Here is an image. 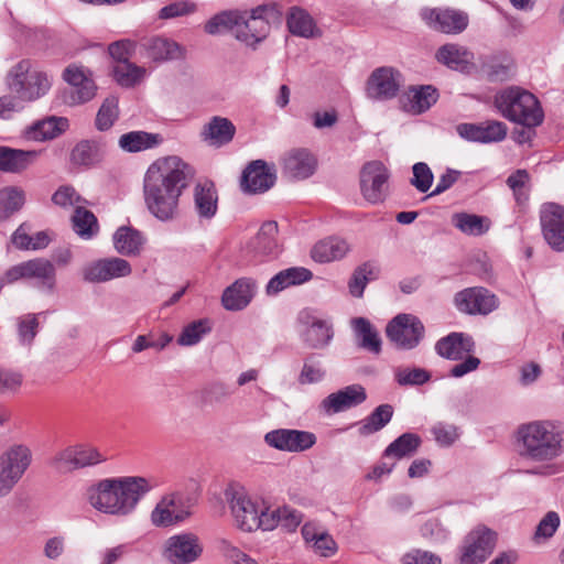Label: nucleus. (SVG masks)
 I'll return each instance as SVG.
<instances>
[{"label": "nucleus", "mask_w": 564, "mask_h": 564, "mask_svg": "<svg viewBox=\"0 0 564 564\" xmlns=\"http://www.w3.org/2000/svg\"><path fill=\"white\" fill-rule=\"evenodd\" d=\"M235 133L236 127L229 119L215 116L204 126L200 135L209 145L220 148L228 144Z\"/></svg>", "instance_id": "2f4dec72"}, {"label": "nucleus", "mask_w": 564, "mask_h": 564, "mask_svg": "<svg viewBox=\"0 0 564 564\" xmlns=\"http://www.w3.org/2000/svg\"><path fill=\"white\" fill-rule=\"evenodd\" d=\"M286 24L289 31L296 36L310 39L319 33L310 13L299 7L291 8L286 18Z\"/></svg>", "instance_id": "ea45409f"}, {"label": "nucleus", "mask_w": 564, "mask_h": 564, "mask_svg": "<svg viewBox=\"0 0 564 564\" xmlns=\"http://www.w3.org/2000/svg\"><path fill=\"white\" fill-rule=\"evenodd\" d=\"M278 224L265 221L259 229L257 236L247 246V251L252 253L256 260L265 257H276L281 250L278 241Z\"/></svg>", "instance_id": "a878e982"}, {"label": "nucleus", "mask_w": 564, "mask_h": 564, "mask_svg": "<svg viewBox=\"0 0 564 564\" xmlns=\"http://www.w3.org/2000/svg\"><path fill=\"white\" fill-rule=\"evenodd\" d=\"M20 279L35 280L39 288L53 291L55 286L54 264L47 259L36 258L11 267L3 276L6 283H13Z\"/></svg>", "instance_id": "1a4fd4ad"}, {"label": "nucleus", "mask_w": 564, "mask_h": 564, "mask_svg": "<svg viewBox=\"0 0 564 564\" xmlns=\"http://www.w3.org/2000/svg\"><path fill=\"white\" fill-rule=\"evenodd\" d=\"M210 323L208 319H198L186 325L177 338L181 346H194L200 341L203 336L210 332Z\"/></svg>", "instance_id": "5fc2aeb1"}, {"label": "nucleus", "mask_w": 564, "mask_h": 564, "mask_svg": "<svg viewBox=\"0 0 564 564\" xmlns=\"http://www.w3.org/2000/svg\"><path fill=\"white\" fill-rule=\"evenodd\" d=\"M225 498L231 510L236 525L246 532L257 530L256 519L259 513V505L247 489L239 485H232L225 490Z\"/></svg>", "instance_id": "6e6552de"}, {"label": "nucleus", "mask_w": 564, "mask_h": 564, "mask_svg": "<svg viewBox=\"0 0 564 564\" xmlns=\"http://www.w3.org/2000/svg\"><path fill=\"white\" fill-rule=\"evenodd\" d=\"M495 106L509 121L525 128H536L544 120V111L539 99L520 87H509L495 97Z\"/></svg>", "instance_id": "39448f33"}, {"label": "nucleus", "mask_w": 564, "mask_h": 564, "mask_svg": "<svg viewBox=\"0 0 564 564\" xmlns=\"http://www.w3.org/2000/svg\"><path fill=\"white\" fill-rule=\"evenodd\" d=\"M147 70L142 66H138L134 63L122 62L116 63L112 67V75L115 80L122 87H134L138 85L144 77Z\"/></svg>", "instance_id": "de8ad7c7"}, {"label": "nucleus", "mask_w": 564, "mask_h": 564, "mask_svg": "<svg viewBox=\"0 0 564 564\" xmlns=\"http://www.w3.org/2000/svg\"><path fill=\"white\" fill-rule=\"evenodd\" d=\"M105 151L100 143L84 140L77 143L72 150L70 160L77 165L93 166L102 160Z\"/></svg>", "instance_id": "79ce46f5"}, {"label": "nucleus", "mask_w": 564, "mask_h": 564, "mask_svg": "<svg viewBox=\"0 0 564 564\" xmlns=\"http://www.w3.org/2000/svg\"><path fill=\"white\" fill-rule=\"evenodd\" d=\"M256 288V282L250 278L236 280L223 293L221 302L224 307L229 311L243 310L251 302Z\"/></svg>", "instance_id": "cd10ccee"}, {"label": "nucleus", "mask_w": 564, "mask_h": 564, "mask_svg": "<svg viewBox=\"0 0 564 564\" xmlns=\"http://www.w3.org/2000/svg\"><path fill=\"white\" fill-rule=\"evenodd\" d=\"M162 142V137L158 133L145 131H131L119 138V147L126 152H140L153 149Z\"/></svg>", "instance_id": "a19ab883"}, {"label": "nucleus", "mask_w": 564, "mask_h": 564, "mask_svg": "<svg viewBox=\"0 0 564 564\" xmlns=\"http://www.w3.org/2000/svg\"><path fill=\"white\" fill-rule=\"evenodd\" d=\"M437 99L438 93L431 85L411 87L402 99L403 109L420 115L429 110Z\"/></svg>", "instance_id": "473e14b6"}, {"label": "nucleus", "mask_w": 564, "mask_h": 564, "mask_svg": "<svg viewBox=\"0 0 564 564\" xmlns=\"http://www.w3.org/2000/svg\"><path fill=\"white\" fill-rule=\"evenodd\" d=\"M390 173L380 161L366 163L360 171V189L365 199L371 204L382 203L388 195Z\"/></svg>", "instance_id": "f8f14e48"}, {"label": "nucleus", "mask_w": 564, "mask_h": 564, "mask_svg": "<svg viewBox=\"0 0 564 564\" xmlns=\"http://www.w3.org/2000/svg\"><path fill=\"white\" fill-rule=\"evenodd\" d=\"M132 268L130 263L118 257L96 260L83 270V278L90 283H104L113 279L130 275Z\"/></svg>", "instance_id": "6ab92c4d"}, {"label": "nucleus", "mask_w": 564, "mask_h": 564, "mask_svg": "<svg viewBox=\"0 0 564 564\" xmlns=\"http://www.w3.org/2000/svg\"><path fill=\"white\" fill-rule=\"evenodd\" d=\"M473 349L474 341L471 337L463 333H451L437 340L435 345L436 352L449 360H460L465 355L471 352Z\"/></svg>", "instance_id": "c85d7f7f"}, {"label": "nucleus", "mask_w": 564, "mask_h": 564, "mask_svg": "<svg viewBox=\"0 0 564 564\" xmlns=\"http://www.w3.org/2000/svg\"><path fill=\"white\" fill-rule=\"evenodd\" d=\"M421 18L429 28L445 34H459L469 23L466 12L451 8H425L421 11Z\"/></svg>", "instance_id": "4468645a"}, {"label": "nucleus", "mask_w": 564, "mask_h": 564, "mask_svg": "<svg viewBox=\"0 0 564 564\" xmlns=\"http://www.w3.org/2000/svg\"><path fill=\"white\" fill-rule=\"evenodd\" d=\"M275 180L274 169L263 160H256L243 170L240 186L245 193L261 194L269 191Z\"/></svg>", "instance_id": "aec40b11"}, {"label": "nucleus", "mask_w": 564, "mask_h": 564, "mask_svg": "<svg viewBox=\"0 0 564 564\" xmlns=\"http://www.w3.org/2000/svg\"><path fill=\"white\" fill-rule=\"evenodd\" d=\"M349 243L338 237H329L318 241L311 250V257L319 263L337 261L349 252Z\"/></svg>", "instance_id": "72a5a7b5"}, {"label": "nucleus", "mask_w": 564, "mask_h": 564, "mask_svg": "<svg viewBox=\"0 0 564 564\" xmlns=\"http://www.w3.org/2000/svg\"><path fill=\"white\" fill-rule=\"evenodd\" d=\"M32 63L29 59H23L14 65L8 74V85L12 91L18 96L23 90V86L28 78L31 77Z\"/></svg>", "instance_id": "13d9d810"}, {"label": "nucleus", "mask_w": 564, "mask_h": 564, "mask_svg": "<svg viewBox=\"0 0 564 564\" xmlns=\"http://www.w3.org/2000/svg\"><path fill=\"white\" fill-rule=\"evenodd\" d=\"M453 225L468 236H481L489 230L488 218L475 214L457 213L453 215Z\"/></svg>", "instance_id": "a18cd8bd"}, {"label": "nucleus", "mask_w": 564, "mask_h": 564, "mask_svg": "<svg viewBox=\"0 0 564 564\" xmlns=\"http://www.w3.org/2000/svg\"><path fill=\"white\" fill-rule=\"evenodd\" d=\"M138 44L129 39L116 41L108 46V52L116 63L128 62L134 55Z\"/></svg>", "instance_id": "e2e57ef3"}, {"label": "nucleus", "mask_w": 564, "mask_h": 564, "mask_svg": "<svg viewBox=\"0 0 564 564\" xmlns=\"http://www.w3.org/2000/svg\"><path fill=\"white\" fill-rule=\"evenodd\" d=\"M271 14L272 9L268 6H258L251 10H223L206 21L204 31L209 35L230 34L254 50L270 33Z\"/></svg>", "instance_id": "7ed1b4c3"}, {"label": "nucleus", "mask_w": 564, "mask_h": 564, "mask_svg": "<svg viewBox=\"0 0 564 564\" xmlns=\"http://www.w3.org/2000/svg\"><path fill=\"white\" fill-rule=\"evenodd\" d=\"M530 182L531 176L524 169H519L507 177L506 184L512 191L517 205L524 206L529 202L531 191Z\"/></svg>", "instance_id": "09e8293b"}, {"label": "nucleus", "mask_w": 564, "mask_h": 564, "mask_svg": "<svg viewBox=\"0 0 564 564\" xmlns=\"http://www.w3.org/2000/svg\"><path fill=\"white\" fill-rule=\"evenodd\" d=\"M217 192L212 183L197 184L194 188V205L199 217L210 219L217 213Z\"/></svg>", "instance_id": "58836bf2"}, {"label": "nucleus", "mask_w": 564, "mask_h": 564, "mask_svg": "<svg viewBox=\"0 0 564 564\" xmlns=\"http://www.w3.org/2000/svg\"><path fill=\"white\" fill-rule=\"evenodd\" d=\"M25 203V193L19 187H6L0 191V205L6 213L13 214Z\"/></svg>", "instance_id": "bf43d9fd"}, {"label": "nucleus", "mask_w": 564, "mask_h": 564, "mask_svg": "<svg viewBox=\"0 0 564 564\" xmlns=\"http://www.w3.org/2000/svg\"><path fill=\"white\" fill-rule=\"evenodd\" d=\"M540 224L544 240L557 252L564 251V206L545 203L540 208Z\"/></svg>", "instance_id": "2eb2a0df"}, {"label": "nucleus", "mask_w": 564, "mask_h": 564, "mask_svg": "<svg viewBox=\"0 0 564 564\" xmlns=\"http://www.w3.org/2000/svg\"><path fill=\"white\" fill-rule=\"evenodd\" d=\"M118 98L115 96L107 97L97 112L95 121L96 128L99 131L110 129L118 119Z\"/></svg>", "instance_id": "6e6d98bb"}, {"label": "nucleus", "mask_w": 564, "mask_h": 564, "mask_svg": "<svg viewBox=\"0 0 564 564\" xmlns=\"http://www.w3.org/2000/svg\"><path fill=\"white\" fill-rule=\"evenodd\" d=\"M457 310L469 315H487L498 307V299L481 286L467 288L455 294Z\"/></svg>", "instance_id": "dca6fc26"}, {"label": "nucleus", "mask_w": 564, "mask_h": 564, "mask_svg": "<svg viewBox=\"0 0 564 564\" xmlns=\"http://www.w3.org/2000/svg\"><path fill=\"white\" fill-rule=\"evenodd\" d=\"M394 379L401 387L422 386L430 381L431 373L423 368L399 367L394 370Z\"/></svg>", "instance_id": "4d7b16f0"}, {"label": "nucleus", "mask_w": 564, "mask_h": 564, "mask_svg": "<svg viewBox=\"0 0 564 564\" xmlns=\"http://www.w3.org/2000/svg\"><path fill=\"white\" fill-rule=\"evenodd\" d=\"M413 177L410 183L413 185L419 192L426 193L432 184H433V173L429 165L423 162L415 163L412 167Z\"/></svg>", "instance_id": "052dcab7"}, {"label": "nucleus", "mask_w": 564, "mask_h": 564, "mask_svg": "<svg viewBox=\"0 0 564 564\" xmlns=\"http://www.w3.org/2000/svg\"><path fill=\"white\" fill-rule=\"evenodd\" d=\"M194 500L181 491L164 494L150 514L155 528H169L184 522L193 514Z\"/></svg>", "instance_id": "0eeeda50"}, {"label": "nucleus", "mask_w": 564, "mask_h": 564, "mask_svg": "<svg viewBox=\"0 0 564 564\" xmlns=\"http://www.w3.org/2000/svg\"><path fill=\"white\" fill-rule=\"evenodd\" d=\"M560 525V517L555 511H549L536 525L533 539L535 542L550 539Z\"/></svg>", "instance_id": "680f3d73"}, {"label": "nucleus", "mask_w": 564, "mask_h": 564, "mask_svg": "<svg viewBox=\"0 0 564 564\" xmlns=\"http://www.w3.org/2000/svg\"><path fill=\"white\" fill-rule=\"evenodd\" d=\"M187 174L188 165L177 156L159 159L149 166L143 180V196L149 213L158 220L177 218Z\"/></svg>", "instance_id": "f257e3e1"}, {"label": "nucleus", "mask_w": 564, "mask_h": 564, "mask_svg": "<svg viewBox=\"0 0 564 564\" xmlns=\"http://www.w3.org/2000/svg\"><path fill=\"white\" fill-rule=\"evenodd\" d=\"M35 150H20L0 147V171L6 173H21L32 165L39 158Z\"/></svg>", "instance_id": "7c9ffc66"}, {"label": "nucleus", "mask_w": 564, "mask_h": 564, "mask_svg": "<svg viewBox=\"0 0 564 564\" xmlns=\"http://www.w3.org/2000/svg\"><path fill=\"white\" fill-rule=\"evenodd\" d=\"M326 369L321 357L316 354L307 355L303 360V367L299 373L297 381L300 384H314L324 380Z\"/></svg>", "instance_id": "8fccbe9b"}, {"label": "nucleus", "mask_w": 564, "mask_h": 564, "mask_svg": "<svg viewBox=\"0 0 564 564\" xmlns=\"http://www.w3.org/2000/svg\"><path fill=\"white\" fill-rule=\"evenodd\" d=\"M143 54L153 62H165L183 57L184 48L175 41L164 36L145 39L140 44Z\"/></svg>", "instance_id": "bb28decb"}, {"label": "nucleus", "mask_w": 564, "mask_h": 564, "mask_svg": "<svg viewBox=\"0 0 564 564\" xmlns=\"http://www.w3.org/2000/svg\"><path fill=\"white\" fill-rule=\"evenodd\" d=\"M422 443L421 437L414 433H404L395 438L386 449V457L401 459L414 455Z\"/></svg>", "instance_id": "49530a36"}, {"label": "nucleus", "mask_w": 564, "mask_h": 564, "mask_svg": "<svg viewBox=\"0 0 564 564\" xmlns=\"http://www.w3.org/2000/svg\"><path fill=\"white\" fill-rule=\"evenodd\" d=\"M51 84L46 74L33 70L31 77L28 78L23 86V90L19 97L24 100H34L43 96L50 88Z\"/></svg>", "instance_id": "603ef678"}, {"label": "nucleus", "mask_w": 564, "mask_h": 564, "mask_svg": "<svg viewBox=\"0 0 564 564\" xmlns=\"http://www.w3.org/2000/svg\"><path fill=\"white\" fill-rule=\"evenodd\" d=\"M313 273L306 268L303 267H292L285 270L278 272L274 276L270 279L265 286V292L268 295H276L281 291L294 286L300 285L305 282L312 280Z\"/></svg>", "instance_id": "c756f323"}, {"label": "nucleus", "mask_w": 564, "mask_h": 564, "mask_svg": "<svg viewBox=\"0 0 564 564\" xmlns=\"http://www.w3.org/2000/svg\"><path fill=\"white\" fill-rule=\"evenodd\" d=\"M74 231L84 239L93 238L98 231L97 218L82 206H77L72 217Z\"/></svg>", "instance_id": "3c124183"}, {"label": "nucleus", "mask_w": 564, "mask_h": 564, "mask_svg": "<svg viewBox=\"0 0 564 564\" xmlns=\"http://www.w3.org/2000/svg\"><path fill=\"white\" fill-rule=\"evenodd\" d=\"M97 86L94 80H86V83L74 86L69 89V104L82 105L88 102L96 96Z\"/></svg>", "instance_id": "69168bd1"}, {"label": "nucleus", "mask_w": 564, "mask_h": 564, "mask_svg": "<svg viewBox=\"0 0 564 564\" xmlns=\"http://www.w3.org/2000/svg\"><path fill=\"white\" fill-rule=\"evenodd\" d=\"M316 167V156L305 148L291 149L282 158L283 174L293 180L308 178Z\"/></svg>", "instance_id": "4be33fe9"}, {"label": "nucleus", "mask_w": 564, "mask_h": 564, "mask_svg": "<svg viewBox=\"0 0 564 564\" xmlns=\"http://www.w3.org/2000/svg\"><path fill=\"white\" fill-rule=\"evenodd\" d=\"M401 83L402 76L399 70L392 67H379L368 79V95L379 100L392 99L398 95Z\"/></svg>", "instance_id": "412c9836"}, {"label": "nucleus", "mask_w": 564, "mask_h": 564, "mask_svg": "<svg viewBox=\"0 0 564 564\" xmlns=\"http://www.w3.org/2000/svg\"><path fill=\"white\" fill-rule=\"evenodd\" d=\"M458 135L469 142L494 143L500 142L507 137V126L497 120L484 123H459L456 127Z\"/></svg>", "instance_id": "5701e85b"}, {"label": "nucleus", "mask_w": 564, "mask_h": 564, "mask_svg": "<svg viewBox=\"0 0 564 564\" xmlns=\"http://www.w3.org/2000/svg\"><path fill=\"white\" fill-rule=\"evenodd\" d=\"M265 443L279 451L299 453L313 447L316 436L308 431L279 429L264 435Z\"/></svg>", "instance_id": "a211bd4d"}, {"label": "nucleus", "mask_w": 564, "mask_h": 564, "mask_svg": "<svg viewBox=\"0 0 564 564\" xmlns=\"http://www.w3.org/2000/svg\"><path fill=\"white\" fill-rule=\"evenodd\" d=\"M366 399L365 388L360 384H351L327 395L321 402L319 408L326 414H335L357 406L365 402Z\"/></svg>", "instance_id": "b1692460"}, {"label": "nucleus", "mask_w": 564, "mask_h": 564, "mask_svg": "<svg viewBox=\"0 0 564 564\" xmlns=\"http://www.w3.org/2000/svg\"><path fill=\"white\" fill-rule=\"evenodd\" d=\"M517 446L521 459L552 462L564 453L561 425L551 420L523 423L517 430Z\"/></svg>", "instance_id": "20e7f679"}, {"label": "nucleus", "mask_w": 564, "mask_h": 564, "mask_svg": "<svg viewBox=\"0 0 564 564\" xmlns=\"http://www.w3.org/2000/svg\"><path fill=\"white\" fill-rule=\"evenodd\" d=\"M32 457L25 444H13L0 454V498L14 489L31 466Z\"/></svg>", "instance_id": "423d86ee"}, {"label": "nucleus", "mask_w": 564, "mask_h": 564, "mask_svg": "<svg viewBox=\"0 0 564 564\" xmlns=\"http://www.w3.org/2000/svg\"><path fill=\"white\" fill-rule=\"evenodd\" d=\"M403 564H442V560L436 554L423 551L412 550L402 557Z\"/></svg>", "instance_id": "774afa93"}, {"label": "nucleus", "mask_w": 564, "mask_h": 564, "mask_svg": "<svg viewBox=\"0 0 564 564\" xmlns=\"http://www.w3.org/2000/svg\"><path fill=\"white\" fill-rule=\"evenodd\" d=\"M496 533L485 525H477L464 539L459 564H482L492 553Z\"/></svg>", "instance_id": "9d476101"}, {"label": "nucleus", "mask_w": 564, "mask_h": 564, "mask_svg": "<svg viewBox=\"0 0 564 564\" xmlns=\"http://www.w3.org/2000/svg\"><path fill=\"white\" fill-rule=\"evenodd\" d=\"M299 322L305 326L301 337L305 345L312 349H322L333 339L332 326L323 319L316 318L308 313H301Z\"/></svg>", "instance_id": "393cba45"}, {"label": "nucleus", "mask_w": 564, "mask_h": 564, "mask_svg": "<svg viewBox=\"0 0 564 564\" xmlns=\"http://www.w3.org/2000/svg\"><path fill=\"white\" fill-rule=\"evenodd\" d=\"M105 459L95 447L80 444L58 452L52 459V465L61 471H70L99 464Z\"/></svg>", "instance_id": "f3484780"}, {"label": "nucleus", "mask_w": 564, "mask_h": 564, "mask_svg": "<svg viewBox=\"0 0 564 564\" xmlns=\"http://www.w3.org/2000/svg\"><path fill=\"white\" fill-rule=\"evenodd\" d=\"M68 127L67 118L51 116L29 127L26 129V137L34 141L53 140L64 133Z\"/></svg>", "instance_id": "f704fd0d"}, {"label": "nucleus", "mask_w": 564, "mask_h": 564, "mask_svg": "<svg viewBox=\"0 0 564 564\" xmlns=\"http://www.w3.org/2000/svg\"><path fill=\"white\" fill-rule=\"evenodd\" d=\"M380 274V267L367 261L357 267L349 280V292L355 297H361L368 282L376 280Z\"/></svg>", "instance_id": "c03bdc74"}, {"label": "nucleus", "mask_w": 564, "mask_h": 564, "mask_svg": "<svg viewBox=\"0 0 564 564\" xmlns=\"http://www.w3.org/2000/svg\"><path fill=\"white\" fill-rule=\"evenodd\" d=\"M351 327L357 338V345L359 348L375 355H379L381 352V338L379 333L367 318H352Z\"/></svg>", "instance_id": "c9c22d12"}, {"label": "nucleus", "mask_w": 564, "mask_h": 564, "mask_svg": "<svg viewBox=\"0 0 564 564\" xmlns=\"http://www.w3.org/2000/svg\"><path fill=\"white\" fill-rule=\"evenodd\" d=\"M435 58L452 69H464L471 63L473 54L465 46L448 43L436 51Z\"/></svg>", "instance_id": "4c0bfd02"}, {"label": "nucleus", "mask_w": 564, "mask_h": 564, "mask_svg": "<svg viewBox=\"0 0 564 564\" xmlns=\"http://www.w3.org/2000/svg\"><path fill=\"white\" fill-rule=\"evenodd\" d=\"M22 382L23 377L20 372L0 367V394L17 393L20 390Z\"/></svg>", "instance_id": "0e129e2a"}, {"label": "nucleus", "mask_w": 564, "mask_h": 564, "mask_svg": "<svg viewBox=\"0 0 564 564\" xmlns=\"http://www.w3.org/2000/svg\"><path fill=\"white\" fill-rule=\"evenodd\" d=\"M393 408L386 403L377 406L366 419L357 423L361 436L371 435L382 430L392 419Z\"/></svg>", "instance_id": "37998d69"}, {"label": "nucleus", "mask_w": 564, "mask_h": 564, "mask_svg": "<svg viewBox=\"0 0 564 564\" xmlns=\"http://www.w3.org/2000/svg\"><path fill=\"white\" fill-rule=\"evenodd\" d=\"M216 549L229 564H258L254 558L234 545L227 538L217 539Z\"/></svg>", "instance_id": "864d4df0"}, {"label": "nucleus", "mask_w": 564, "mask_h": 564, "mask_svg": "<svg viewBox=\"0 0 564 564\" xmlns=\"http://www.w3.org/2000/svg\"><path fill=\"white\" fill-rule=\"evenodd\" d=\"M203 554V545L194 533H180L170 536L164 544L163 557L170 564H192Z\"/></svg>", "instance_id": "ddd939ff"}, {"label": "nucleus", "mask_w": 564, "mask_h": 564, "mask_svg": "<svg viewBox=\"0 0 564 564\" xmlns=\"http://www.w3.org/2000/svg\"><path fill=\"white\" fill-rule=\"evenodd\" d=\"M424 325L412 314H399L387 325V337L399 348L413 349L424 337Z\"/></svg>", "instance_id": "9b49d317"}, {"label": "nucleus", "mask_w": 564, "mask_h": 564, "mask_svg": "<svg viewBox=\"0 0 564 564\" xmlns=\"http://www.w3.org/2000/svg\"><path fill=\"white\" fill-rule=\"evenodd\" d=\"M432 434L441 446H451L459 436L458 429L455 425L442 422L432 427Z\"/></svg>", "instance_id": "338daca9"}, {"label": "nucleus", "mask_w": 564, "mask_h": 564, "mask_svg": "<svg viewBox=\"0 0 564 564\" xmlns=\"http://www.w3.org/2000/svg\"><path fill=\"white\" fill-rule=\"evenodd\" d=\"M156 487L153 479L124 476L102 479L87 490V500L97 511L116 517L134 512L141 499Z\"/></svg>", "instance_id": "f03ea898"}, {"label": "nucleus", "mask_w": 564, "mask_h": 564, "mask_svg": "<svg viewBox=\"0 0 564 564\" xmlns=\"http://www.w3.org/2000/svg\"><path fill=\"white\" fill-rule=\"evenodd\" d=\"M143 243V235L131 227H119L113 235V247L122 256L139 254Z\"/></svg>", "instance_id": "e433bc0d"}]
</instances>
